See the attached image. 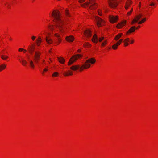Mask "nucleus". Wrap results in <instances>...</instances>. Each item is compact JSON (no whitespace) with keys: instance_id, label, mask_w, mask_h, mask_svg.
Returning a JSON list of instances; mask_svg holds the SVG:
<instances>
[{"instance_id":"nucleus-1","label":"nucleus","mask_w":158,"mask_h":158,"mask_svg":"<svg viewBox=\"0 0 158 158\" xmlns=\"http://www.w3.org/2000/svg\"><path fill=\"white\" fill-rule=\"evenodd\" d=\"M52 16L54 18V21L56 24V27L61 35L64 34L66 32V27L65 26L66 23L60 17V13L59 11L52 13Z\"/></svg>"},{"instance_id":"nucleus-2","label":"nucleus","mask_w":158,"mask_h":158,"mask_svg":"<svg viewBox=\"0 0 158 158\" xmlns=\"http://www.w3.org/2000/svg\"><path fill=\"white\" fill-rule=\"evenodd\" d=\"M95 0H89V2H87L83 4H81L82 6L86 7V6L90 9H93L97 7V4L95 2Z\"/></svg>"},{"instance_id":"nucleus-3","label":"nucleus","mask_w":158,"mask_h":158,"mask_svg":"<svg viewBox=\"0 0 158 158\" xmlns=\"http://www.w3.org/2000/svg\"><path fill=\"white\" fill-rule=\"evenodd\" d=\"M96 62V60L94 58H92L87 60L85 64L82 65V67L81 68V70H83V69H86L90 67V64H94Z\"/></svg>"},{"instance_id":"nucleus-4","label":"nucleus","mask_w":158,"mask_h":158,"mask_svg":"<svg viewBox=\"0 0 158 158\" xmlns=\"http://www.w3.org/2000/svg\"><path fill=\"white\" fill-rule=\"evenodd\" d=\"M81 56L79 54H77L73 56L69 60L68 62V65H70L74 63L78 58L81 57Z\"/></svg>"},{"instance_id":"nucleus-5","label":"nucleus","mask_w":158,"mask_h":158,"mask_svg":"<svg viewBox=\"0 0 158 158\" xmlns=\"http://www.w3.org/2000/svg\"><path fill=\"white\" fill-rule=\"evenodd\" d=\"M41 53L39 51H36L35 52L34 59L35 62L37 64L39 60Z\"/></svg>"},{"instance_id":"nucleus-6","label":"nucleus","mask_w":158,"mask_h":158,"mask_svg":"<svg viewBox=\"0 0 158 158\" xmlns=\"http://www.w3.org/2000/svg\"><path fill=\"white\" fill-rule=\"evenodd\" d=\"M109 5L111 8H116L118 5V2L115 0H109Z\"/></svg>"},{"instance_id":"nucleus-7","label":"nucleus","mask_w":158,"mask_h":158,"mask_svg":"<svg viewBox=\"0 0 158 158\" xmlns=\"http://www.w3.org/2000/svg\"><path fill=\"white\" fill-rule=\"evenodd\" d=\"M95 19L97 22V26L98 27L103 25L104 21L101 18L96 16L95 17Z\"/></svg>"},{"instance_id":"nucleus-8","label":"nucleus","mask_w":158,"mask_h":158,"mask_svg":"<svg viewBox=\"0 0 158 158\" xmlns=\"http://www.w3.org/2000/svg\"><path fill=\"white\" fill-rule=\"evenodd\" d=\"M142 15L141 14H139L136 15L134 19H133L131 23V24H133L136 23H138L139 22L138 21L142 17Z\"/></svg>"},{"instance_id":"nucleus-9","label":"nucleus","mask_w":158,"mask_h":158,"mask_svg":"<svg viewBox=\"0 0 158 158\" xmlns=\"http://www.w3.org/2000/svg\"><path fill=\"white\" fill-rule=\"evenodd\" d=\"M118 19V17L117 16H110L109 17L110 20L112 23L116 22Z\"/></svg>"},{"instance_id":"nucleus-10","label":"nucleus","mask_w":158,"mask_h":158,"mask_svg":"<svg viewBox=\"0 0 158 158\" xmlns=\"http://www.w3.org/2000/svg\"><path fill=\"white\" fill-rule=\"evenodd\" d=\"M136 29V27L132 26L131 27L126 33V34L128 35L134 32Z\"/></svg>"},{"instance_id":"nucleus-11","label":"nucleus","mask_w":158,"mask_h":158,"mask_svg":"<svg viewBox=\"0 0 158 158\" xmlns=\"http://www.w3.org/2000/svg\"><path fill=\"white\" fill-rule=\"evenodd\" d=\"M126 22V20H124L122 22L119 23L116 26L117 28L118 29L121 28L125 24Z\"/></svg>"},{"instance_id":"nucleus-12","label":"nucleus","mask_w":158,"mask_h":158,"mask_svg":"<svg viewBox=\"0 0 158 158\" xmlns=\"http://www.w3.org/2000/svg\"><path fill=\"white\" fill-rule=\"evenodd\" d=\"M82 67V66L81 67L79 65H74L71 66L70 67V69L73 70L75 71L78 69H80V71H82L83 70H81V68Z\"/></svg>"},{"instance_id":"nucleus-13","label":"nucleus","mask_w":158,"mask_h":158,"mask_svg":"<svg viewBox=\"0 0 158 158\" xmlns=\"http://www.w3.org/2000/svg\"><path fill=\"white\" fill-rule=\"evenodd\" d=\"M28 49L30 53L31 54H32V53L34 51L35 47L33 45H31V46H29Z\"/></svg>"},{"instance_id":"nucleus-14","label":"nucleus","mask_w":158,"mask_h":158,"mask_svg":"<svg viewBox=\"0 0 158 158\" xmlns=\"http://www.w3.org/2000/svg\"><path fill=\"white\" fill-rule=\"evenodd\" d=\"M98 37L96 34H95L93 36L92 40L93 42L94 43H97L98 41Z\"/></svg>"},{"instance_id":"nucleus-15","label":"nucleus","mask_w":158,"mask_h":158,"mask_svg":"<svg viewBox=\"0 0 158 158\" xmlns=\"http://www.w3.org/2000/svg\"><path fill=\"white\" fill-rule=\"evenodd\" d=\"M66 39L68 41L72 42L73 41L74 37L73 36L71 35L66 37Z\"/></svg>"},{"instance_id":"nucleus-16","label":"nucleus","mask_w":158,"mask_h":158,"mask_svg":"<svg viewBox=\"0 0 158 158\" xmlns=\"http://www.w3.org/2000/svg\"><path fill=\"white\" fill-rule=\"evenodd\" d=\"M85 35L88 37H90L91 36V31L89 30H86L84 32Z\"/></svg>"},{"instance_id":"nucleus-17","label":"nucleus","mask_w":158,"mask_h":158,"mask_svg":"<svg viewBox=\"0 0 158 158\" xmlns=\"http://www.w3.org/2000/svg\"><path fill=\"white\" fill-rule=\"evenodd\" d=\"M19 60L21 63L22 65L24 66H26L27 64V62L23 58H22L21 60L19 59Z\"/></svg>"},{"instance_id":"nucleus-18","label":"nucleus","mask_w":158,"mask_h":158,"mask_svg":"<svg viewBox=\"0 0 158 158\" xmlns=\"http://www.w3.org/2000/svg\"><path fill=\"white\" fill-rule=\"evenodd\" d=\"M58 60L59 61L60 63L64 64V63L65 61V59H64V58L63 57H58Z\"/></svg>"},{"instance_id":"nucleus-19","label":"nucleus","mask_w":158,"mask_h":158,"mask_svg":"<svg viewBox=\"0 0 158 158\" xmlns=\"http://www.w3.org/2000/svg\"><path fill=\"white\" fill-rule=\"evenodd\" d=\"M129 41V39L128 38H127L124 40L123 42L124 43L125 46H127L129 44L128 42Z\"/></svg>"},{"instance_id":"nucleus-20","label":"nucleus","mask_w":158,"mask_h":158,"mask_svg":"<svg viewBox=\"0 0 158 158\" xmlns=\"http://www.w3.org/2000/svg\"><path fill=\"white\" fill-rule=\"evenodd\" d=\"M45 40L47 43L49 44H52V39L49 37H46L45 38Z\"/></svg>"},{"instance_id":"nucleus-21","label":"nucleus","mask_w":158,"mask_h":158,"mask_svg":"<svg viewBox=\"0 0 158 158\" xmlns=\"http://www.w3.org/2000/svg\"><path fill=\"white\" fill-rule=\"evenodd\" d=\"M123 35L122 33H120L118 34L114 38L115 40L117 41Z\"/></svg>"},{"instance_id":"nucleus-22","label":"nucleus","mask_w":158,"mask_h":158,"mask_svg":"<svg viewBox=\"0 0 158 158\" xmlns=\"http://www.w3.org/2000/svg\"><path fill=\"white\" fill-rule=\"evenodd\" d=\"M41 41L42 40L41 38L40 37H39L38 38V39L36 41L37 45L38 46H39Z\"/></svg>"},{"instance_id":"nucleus-23","label":"nucleus","mask_w":158,"mask_h":158,"mask_svg":"<svg viewBox=\"0 0 158 158\" xmlns=\"http://www.w3.org/2000/svg\"><path fill=\"white\" fill-rule=\"evenodd\" d=\"M1 57L3 60H6L8 58V56L4 55H1Z\"/></svg>"},{"instance_id":"nucleus-24","label":"nucleus","mask_w":158,"mask_h":158,"mask_svg":"<svg viewBox=\"0 0 158 158\" xmlns=\"http://www.w3.org/2000/svg\"><path fill=\"white\" fill-rule=\"evenodd\" d=\"M6 67V66L4 64H2L0 65V72L4 69Z\"/></svg>"},{"instance_id":"nucleus-25","label":"nucleus","mask_w":158,"mask_h":158,"mask_svg":"<svg viewBox=\"0 0 158 158\" xmlns=\"http://www.w3.org/2000/svg\"><path fill=\"white\" fill-rule=\"evenodd\" d=\"M30 65L31 67L32 68H34L35 66L33 61L32 60L29 61Z\"/></svg>"},{"instance_id":"nucleus-26","label":"nucleus","mask_w":158,"mask_h":158,"mask_svg":"<svg viewBox=\"0 0 158 158\" xmlns=\"http://www.w3.org/2000/svg\"><path fill=\"white\" fill-rule=\"evenodd\" d=\"M64 75L66 76L69 75H72V72H66L64 74Z\"/></svg>"},{"instance_id":"nucleus-27","label":"nucleus","mask_w":158,"mask_h":158,"mask_svg":"<svg viewBox=\"0 0 158 158\" xmlns=\"http://www.w3.org/2000/svg\"><path fill=\"white\" fill-rule=\"evenodd\" d=\"M132 3V2L131 1H130L129 2H127V3L126 6H125V8L126 9H127L130 5Z\"/></svg>"},{"instance_id":"nucleus-28","label":"nucleus","mask_w":158,"mask_h":158,"mask_svg":"<svg viewBox=\"0 0 158 158\" xmlns=\"http://www.w3.org/2000/svg\"><path fill=\"white\" fill-rule=\"evenodd\" d=\"M85 47H88L91 46V45L89 44L88 43H85L83 45Z\"/></svg>"},{"instance_id":"nucleus-29","label":"nucleus","mask_w":158,"mask_h":158,"mask_svg":"<svg viewBox=\"0 0 158 158\" xmlns=\"http://www.w3.org/2000/svg\"><path fill=\"white\" fill-rule=\"evenodd\" d=\"M123 41V39H121L120 40L118 41L116 43H115V44H116V45H117L118 46V45H120L121 44L122 42Z\"/></svg>"},{"instance_id":"nucleus-30","label":"nucleus","mask_w":158,"mask_h":158,"mask_svg":"<svg viewBox=\"0 0 158 158\" xmlns=\"http://www.w3.org/2000/svg\"><path fill=\"white\" fill-rule=\"evenodd\" d=\"M146 18H143L141 21H139L138 22V23L140 24L143 23L146 20Z\"/></svg>"},{"instance_id":"nucleus-31","label":"nucleus","mask_w":158,"mask_h":158,"mask_svg":"<svg viewBox=\"0 0 158 158\" xmlns=\"http://www.w3.org/2000/svg\"><path fill=\"white\" fill-rule=\"evenodd\" d=\"M118 46L115 44L112 45V48L114 50H116Z\"/></svg>"},{"instance_id":"nucleus-32","label":"nucleus","mask_w":158,"mask_h":158,"mask_svg":"<svg viewBox=\"0 0 158 158\" xmlns=\"http://www.w3.org/2000/svg\"><path fill=\"white\" fill-rule=\"evenodd\" d=\"M58 73L57 72H54L52 74V76L56 77L58 76Z\"/></svg>"},{"instance_id":"nucleus-33","label":"nucleus","mask_w":158,"mask_h":158,"mask_svg":"<svg viewBox=\"0 0 158 158\" xmlns=\"http://www.w3.org/2000/svg\"><path fill=\"white\" fill-rule=\"evenodd\" d=\"M104 38L103 37H101L99 39L98 41L100 42H101L104 39Z\"/></svg>"},{"instance_id":"nucleus-34","label":"nucleus","mask_w":158,"mask_h":158,"mask_svg":"<svg viewBox=\"0 0 158 158\" xmlns=\"http://www.w3.org/2000/svg\"><path fill=\"white\" fill-rule=\"evenodd\" d=\"M107 41L105 40L104 41L102 44V46H104L106 44Z\"/></svg>"},{"instance_id":"nucleus-35","label":"nucleus","mask_w":158,"mask_h":158,"mask_svg":"<svg viewBox=\"0 0 158 158\" xmlns=\"http://www.w3.org/2000/svg\"><path fill=\"white\" fill-rule=\"evenodd\" d=\"M65 13L66 15L68 16H70L69 14L68 11L67 10H66Z\"/></svg>"},{"instance_id":"nucleus-36","label":"nucleus","mask_w":158,"mask_h":158,"mask_svg":"<svg viewBox=\"0 0 158 158\" xmlns=\"http://www.w3.org/2000/svg\"><path fill=\"white\" fill-rule=\"evenodd\" d=\"M98 15H100V16L101 15H102L101 11L100 10H98Z\"/></svg>"},{"instance_id":"nucleus-37","label":"nucleus","mask_w":158,"mask_h":158,"mask_svg":"<svg viewBox=\"0 0 158 158\" xmlns=\"http://www.w3.org/2000/svg\"><path fill=\"white\" fill-rule=\"evenodd\" d=\"M132 9L130 11H129L127 13V15H130L132 13Z\"/></svg>"},{"instance_id":"nucleus-38","label":"nucleus","mask_w":158,"mask_h":158,"mask_svg":"<svg viewBox=\"0 0 158 158\" xmlns=\"http://www.w3.org/2000/svg\"><path fill=\"white\" fill-rule=\"evenodd\" d=\"M24 50V49L23 48H20L18 49V51L19 52H21L22 51H23V50Z\"/></svg>"},{"instance_id":"nucleus-39","label":"nucleus","mask_w":158,"mask_h":158,"mask_svg":"<svg viewBox=\"0 0 158 158\" xmlns=\"http://www.w3.org/2000/svg\"><path fill=\"white\" fill-rule=\"evenodd\" d=\"M55 35L56 37L57 38H58L60 37V35L57 33L55 34Z\"/></svg>"},{"instance_id":"nucleus-40","label":"nucleus","mask_w":158,"mask_h":158,"mask_svg":"<svg viewBox=\"0 0 158 158\" xmlns=\"http://www.w3.org/2000/svg\"><path fill=\"white\" fill-rule=\"evenodd\" d=\"M35 37L34 36H33L32 37V40L34 41L35 39Z\"/></svg>"},{"instance_id":"nucleus-41","label":"nucleus","mask_w":158,"mask_h":158,"mask_svg":"<svg viewBox=\"0 0 158 158\" xmlns=\"http://www.w3.org/2000/svg\"><path fill=\"white\" fill-rule=\"evenodd\" d=\"M85 0H79V2L80 3H81L84 1Z\"/></svg>"},{"instance_id":"nucleus-42","label":"nucleus","mask_w":158,"mask_h":158,"mask_svg":"<svg viewBox=\"0 0 158 158\" xmlns=\"http://www.w3.org/2000/svg\"><path fill=\"white\" fill-rule=\"evenodd\" d=\"M154 5H155V4L154 3H152L150 4V5L151 6H154Z\"/></svg>"},{"instance_id":"nucleus-43","label":"nucleus","mask_w":158,"mask_h":158,"mask_svg":"<svg viewBox=\"0 0 158 158\" xmlns=\"http://www.w3.org/2000/svg\"><path fill=\"white\" fill-rule=\"evenodd\" d=\"M134 41L133 40H131V41L130 43L131 44H133L134 43Z\"/></svg>"},{"instance_id":"nucleus-44","label":"nucleus","mask_w":158,"mask_h":158,"mask_svg":"<svg viewBox=\"0 0 158 158\" xmlns=\"http://www.w3.org/2000/svg\"><path fill=\"white\" fill-rule=\"evenodd\" d=\"M50 28L51 30H52L53 29V26L50 27Z\"/></svg>"},{"instance_id":"nucleus-45","label":"nucleus","mask_w":158,"mask_h":158,"mask_svg":"<svg viewBox=\"0 0 158 158\" xmlns=\"http://www.w3.org/2000/svg\"><path fill=\"white\" fill-rule=\"evenodd\" d=\"M48 70V69H44V71H46Z\"/></svg>"},{"instance_id":"nucleus-46","label":"nucleus","mask_w":158,"mask_h":158,"mask_svg":"<svg viewBox=\"0 0 158 158\" xmlns=\"http://www.w3.org/2000/svg\"><path fill=\"white\" fill-rule=\"evenodd\" d=\"M140 27V26H138L136 28V29H138Z\"/></svg>"},{"instance_id":"nucleus-47","label":"nucleus","mask_w":158,"mask_h":158,"mask_svg":"<svg viewBox=\"0 0 158 158\" xmlns=\"http://www.w3.org/2000/svg\"><path fill=\"white\" fill-rule=\"evenodd\" d=\"M24 53H25L26 52V50L24 49L23 50Z\"/></svg>"},{"instance_id":"nucleus-48","label":"nucleus","mask_w":158,"mask_h":158,"mask_svg":"<svg viewBox=\"0 0 158 158\" xmlns=\"http://www.w3.org/2000/svg\"><path fill=\"white\" fill-rule=\"evenodd\" d=\"M57 40H58V41L59 42H60L61 40H60V39H58Z\"/></svg>"},{"instance_id":"nucleus-49","label":"nucleus","mask_w":158,"mask_h":158,"mask_svg":"<svg viewBox=\"0 0 158 158\" xmlns=\"http://www.w3.org/2000/svg\"><path fill=\"white\" fill-rule=\"evenodd\" d=\"M78 52H81V50L80 49H78L77 50Z\"/></svg>"},{"instance_id":"nucleus-50","label":"nucleus","mask_w":158,"mask_h":158,"mask_svg":"<svg viewBox=\"0 0 158 158\" xmlns=\"http://www.w3.org/2000/svg\"><path fill=\"white\" fill-rule=\"evenodd\" d=\"M141 5V2H139V6H140Z\"/></svg>"},{"instance_id":"nucleus-51","label":"nucleus","mask_w":158,"mask_h":158,"mask_svg":"<svg viewBox=\"0 0 158 158\" xmlns=\"http://www.w3.org/2000/svg\"><path fill=\"white\" fill-rule=\"evenodd\" d=\"M43 63H44L45 62V60H43Z\"/></svg>"},{"instance_id":"nucleus-52","label":"nucleus","mask_w":158,"mask_h":158,"mask_svg":"<svg viewBox=\"0 0 158 158\" xmlns=\"http://www.w3.org/2000/svg\"><path fill=\"white\" fill-rule=\"evenodd\" d=\"M44 71H43V72L42 73H44Z\"/></svg>"},{"instance_id":"nucleus-53","label":"nucleus","mask_w":158,"mask_h":158,"mask_svg":"<svg viewBox=\"0 0 158 158\" xmlns=\"http://www.w3.org/2000/svg\"><path fill=\"white\" fill-rule=\"evenodd\" d=\"M157 1L158 2V0H157Z\"/></svg>"}]
</instances>
